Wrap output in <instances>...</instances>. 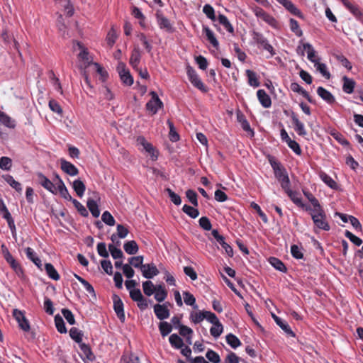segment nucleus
<instances>
[{
	"label": "nucleus",
	"instance_id": "2eb2a0df",
	"mask_svg": "<svg viewBox=\"0 0 363 363\" xmlns=\"http://www.w3.org/2000/svg\"><path fill=\"white\" fill-rule=\"evenodd\" d=\"M317 94L320 97H321L324 101L330 104H334L335 102V99L333 95L322 86H319L318 88Z\"/></svg>",
	"mask_w": 363,
	"mask_h": 363
},
{
	"label": "nucleus",
	"instance_id": "a211bd4d",
	"mask_svg": "<svg viewBox=\"0 0 363 363\" xmlns=\"http://www.w3.org/2000/svg\"><path fill=\"white\" fill-rule=\"evenodd\" d=\"M80 348L82 351L80 356L84 361H85L86 359L91 362L94 360L95 357L88 345L84 343L81 344Z\"/></svg>",
	"mask_w": 363,
	"mask_h": 363
},
{
	"label": "nucleus",
	"instance_id": "a878e982",
	"mask_svg": "<svg viewBox=\"0 0 363 363\" xmlns=\"http://www.w3.org/2000/svg\"><path fill=\"white\" fill-rule=\"evenodd\" d=\"M72 188L79 197H82L86 189V186L82 180L77 179L73 182Z\"/></svg>",
	"mask_w": 363,
	"mask_h": 363
},
{
	"label": "nucleus",
	"instance_id": "473e14b6",
	"mask_svg": "<svg viewBox=\"0 0 363 363\" xmlns=\"http://www.w3.org/2000/svg\"><path fill=\"white\" fill-rule=\"evenodd\" d=\"M184 301L187 306H191L194 309H197L198 306L196 304V298L193 294L189 291H183Z\"/></svg>",
	"mask_w": 363,
	"mask_h": 363
},
{
	"label": "nucleus",
	"instance_id": "4d7b16f0",
	"mask_svg": "<svg viewBox=\"0 0 363 363\" xmlns=\"http://www.w3.org/2000/svg\"><path fill=\"white\" fill-rule=\"evenodd\" d=\"M101 220L104 223L109 226L115 225V219L108 211H104L101 216Z\"/></svg>",
	"mask_w": 363,
	"mask_h": 363
},
{
	"label": "nucleus",
	"instance_id": "4c0bfd02",
	"mask_svg": "<svg viewBox=\"0 0 363 363\" xmlns=\"http://www.w3.org/2000/svg\"><path fill=\"white\" fill-rule=\"evenodd\" d=\"M159 330L160 331L162 336L165 337L172 332V324L166 321H162L159 324Z\"/></svg>",
	"mask_w": 363,
	"mask_h": 363
},
{
	"label": "nucleus",
	"instance_id": "5701e85b",
	"mask_svg": "<svg viewBox=\"0 0 363 363\" xmlns=\"http://www.w3.org/2000/svg\"><path fill=\"white\" fill-rule=\"evenodd\" d=\"M303 192L305 196L309 200V201L313 206V209H311V208H306V210H310L313 212L316 211L317 209L323 208L320 205L318 200L311 193L306 191H303Z\"/></svg>",
	"mask_w": 363,
	"mask_h": 363
},
{
	"label": "nucleus",
	"instance_id": "f704fd0d",
	"mask_svg": "<svg viewBox=\"0 0 363 363\" xmlns=\"http://www.w3.org/2000/svg\"><path fill=\"white\" fill-rule=\"evenodd\" d=\"M246 75L248 78V83L250 86L254 87H258L259 86V82L257 77V74L255 72L247 69L246 70Z\"/></svg>",
	"mask_w": 363,
	"mask_h": 363
},
{
	"label": "nucleus",
	"instance_id": "79ce46f5",
	"mask_svg": "<svg viewBox=\"0 0 363 363\" xmlns=\"http://www.w3.org/2000/svg\"><path fill=\"white\" fill-rule=\"evenodd\" d=\"M269 263L277 270L281 272H286V267L284 264L278 258L276 257H270Z\"/></svg>",
	"mask_w": 363,
	"mask_h": 363
},
{
	"label": "nucleus",
	"instance_id": "4be33fe9",
	"mask_svg": "<svg viewBox=\"0 0 363 363\" xmlns=\"http://www.w3.org/2000/svg\"><path fill=\"white\" fill-rule=\"evenodd\" d=\"M237 119L238 121L241 124V126L245 131L251 132L252 135H254V131L251 129L245 116L240 111H238L237 112Z\"/></svg>",
	"mask_w": 363,
	"mask_h": 363
},
{
	"label": "nucleus",
	"instance_id": "393cba45",
	"mask_svg": "<svg viewBox=\"0 0 363 363\" xmlns=\"http://www.w3.org/2000/svg\"><path fill=\"white\" fill-rule=\"evenodd\" d=\"M86 206L94 218H98L99 216L100 211L99 208V205L96 201L92 199H89L86 202Z\"/></svg>",
	"mask_w": 363,
	"mask_h": 363
},
{
	"label": "nucleus",
	"instance_id": "c756f323",
	"mask_svg": "<svg viewBox=\"0 0 363 363\" xmlns=\"http://www.w3.org/2000/svg\"><path fill=\"white\" fill-rule=\"evenodd\" d=\"M45 269L46 271L48 276L50 279L55 280V281H57L60 279V275L52 264L46 263L45 265Z\"/></svg>",
	"mask_w": 363,
	"mask_h": 363
},
{
	"label": "nucleus",
	"instance_id": "37998d69",
	"mask_svg": "<svg viewBox=\"0 0 363 363\" xmlns=\"http://www.w3.org/2000/svg\"><path fill=\"white\" fill-rule=\"evenodd\" d=\"M182 211L192 218H196L199 215V211L197 208L186 204L183 206Z\"/></svg>",
	"mask_w": 363,
	"mask_h": 363
},
{
	"label": "nucleus",
	"instance_id": "2f4dec72",
	"mask_svg": "<svg viewBox=\"0 0 363 363\" xmlns=\"http://www.w3.org/2000/svg\"><path fill=\"white\" fill-rule=\"evenodd\" d=\"M179 334L183 336V337H186V342L189 343V344H191V335L193 333V330L184 325H179Z\"/></svg>",
	"mask_w": 363,
	"mask_h": 363
},
{
	"label": "nucleus",
	"instance_id": "e2e57ef3",
	"mask_svg": "<svg viewBox=\"0 0 363 363\" xmlns=\"http://www.w3.org/2000/svg\"><path fill=\"white\" fill-rule=\"evenodd\" d=\"M116 38H117L116 32L113 26H112V28L108 31L107 36H106V41H107L108 45L110 47H112L113 45V44L115 43Z\"/></svg>",
	"mask_w": 363,
	"mask_h": 363
},
{
	"label": "nucleus",
	"instance_id": "603ef678",
	"mask_svg": "<svg viewBox=\"0 0 363 363\" xmlns=\"http://www.w3.org/2000/svg\"><path fill=\"white\" fill-rule=\"evenodd\" d=\"M218 21H219V23L220 24H222L225 27V28L229 33H233V30H234L233 27L232 26V25L229 22V21L228 20L226 16H225L223 14H219V16H218Z\"/></svg>",
	"mask_w": 363,
	"mask_h": 363
},
{
	"label": "nucleus",
	"instance_id": "ddd939ff",
	"mask_svg": "<svg viewBox=\"0 0 363 363\" xmlns=\"http://www.w3.org/2000/svg\"><path fill=\"white\" fill-rule=\"evenodd\" d=\"M283 6L286 8L291 13L303 18V15L301 11L289 0H277Z\"/></svg>",
	"mask_w": 363,
	"mask_h": 363
},
{
	"label": "nucleus",
	"instance_id": "a19ab883",
	"mask_svg": "<svg viewBox=\"0 0 363 363\" xmlns=\"http://www.w3.org/2000/svg\"><path fill=\"white\" fill-rule=\"evenodd\" d=\"M343 5L350 10V11L356 17H359L362 15L359 8L347 0H342Z\"/></svg>",
	"mask_w": 363,
	"mask_h": 363
},
{
	"label": "nucleus",
	"instance_id": "9b49d317",
	"mask_svg": "<svg viewBox=\"0 0 363 363\" xmlns=\"http://www.w3.org/2000/svg\"><path fill=\"white\" fill-rule=\"evenodd\" d=\"M154 312L157 318L160 320L168 318L170 315L169 311L165 304H155L154 306Z\"/></svg>",
	"mask_w": 363,
	"mask_h": 363
},
{
	"label": "nucleus",
	"instance_id": "0e129e2a",
	"mask_svg": "<svg viewBox=\"0 0 363 363\" xmlns=\"http://www.w3.org/2000/svg\"><path fill=\"white\" fill-rule=\"evenodd\" d=\"M205 311H199V312H192L190 315V318L194 323H199L201 322L203 319H205Z\"/></svg>",
	"mask_w": 363,
	"mask_h": 363
},
{
	"label": "nucleus",
	"instance_id": "de8ad7c7",
	"mask_svg": "<svg viewBox=\"0 0 363 363\" xmlns=\"http://www.w3.org/2000/svg\"><path fill=\"white\" fill-rule=\"evenodd\" d=\"M69 335L77 343H80L82 341L83 333L77 328H72L70 329Z\"/></svg>",
	"mask_w": 363,
	"mask_h": 363
},
{
	"label": "nucleus",
	"instance_id": "1a4fd4ad",
	"mask_svg": "<svg viewBox=\"0 0 363 363\" xmlns=\"http://www.w3.org/2000/svg\"><path fill=\"white\" fill-rule=\"evenodd\" d=\"M143 276L146 279H152L159 274V270L155 264H145L141 269Z\"/></svg>",
	"mask_w": 363,
	"mask_h": 363
},
{
	"label": "nucleus",
	"instance_id": "7ed1b4c3",
	"mask_svg": "<svg viewBox=\"0 0 363 363\" xmlns=\"http://www.w3.org/2000/svg\"><path fill=\"white\" fill-rule=\"evenodd\" d=\"M117 71L124 84L130 86L133 84V78L129 70L126 68L125 63L119 62L117 66Z\"/></svg>",
	"mask_w": 363,
	"mask_h": 363
},
{
	"label": "nucleus",
	"instance_id": "dca6fc26",
	"mask_svg": "<svg viewBox=\"0 0 363 363\" xmlns=\"http://www.w3.org/2000/svg\"><path fill=\"white\" fill-rule=\"evenodd\" d=\"M155 298L158 302H162L167 296V291L164 284L155 285Z\"/></svg>",
	"mask_w": 363,
	"mask_h": 363
},
{
	"label": "nucleus",
	"instance_id": "f03ea898",
	"mask_svg": "<svg viewBox=\"0 0 363 363\" xmlns=\"http://www.w3.org/2000/svg\"><path fill=\"white\" fill-rule=\"evenodd\" d=\"M186 72L190 82L195 87L202 91L203 92L207 91V89L206 88L201 80L199 79L196 71L192 67H191L190 65H187Z\"/></svg>",
	"mask_w": 363,
	"mask_h": 363
},
{
	"label": "nucleus",
	"instance_id": "a18cd8bd",
	"mask_svg": "<svg viewBox=\"0 0 363 363\" xmlns=\"http://www.w3.org/2000/svg\"><path fill=\"white\" fill-rule=\"evenodd\" d=\"M167 124H168L169 128V140L172 142H177V141H178L179 140V135L177 133L173 123L170 120H168L167 121Z\"/></svg>",
	"mask_w": 363,
	"mask_h": 363
},
{
	"label": "nucleus",
	"instance_id": "72a5a7b5",
	"mask_svg": "<svg viewBox=\"0 0 363 363\" xmlns=\"http://www.w3.org/2000/svg\"><path fill=\"white\" fill-rule=\"evenodd\" d=\"M203 32L206 33L207 40L212 44V45L215 48L218 47V41L214 35V33L210 28L207 26L203 27Z\"/></svg>",
	"mask_w": 363,
	"mask_h": 363
},
{
	"label": "nucleus",
	"instance_id": "6e6d98bb",
	"mask_svg": "<svg viewBox=\"0 0 363 363\" xmlns=\"http://www.w3.org/2000/svg\"><path fill=\"white\" fill-rule=\"evenodd\" d=\"M285 191L295 204L303 206L301 203V199L298 197V194L296 191H293L289 188L287 190H285Z\"/></svg>",
	"mask_w": 363,
	"mask_h": 363
},
{
	"label": "nucleus",
	"instance_id": "69168bd1",
	"mask_svg": "<svg viewBox=\"0 0 363 363\" xmlns=\"http://www.w3.org/2000/svg\"><path fill=\"white\" fill-rule=\"evenodd\" d=\"M289 22L291 31L295 33L297 36L301 37L303 35V32L300 29L298 22L294 18H291Z\"/></svg>",
	"mask_w": 363,
	"mask_h": 363
},
{
	"label": "nucleus",
	"instance_id": "4468645a",
	"mask_svg": "<svg viewBox=\"0 0 363 363\" xmlns=\"http://www.w3.org/2000/svg\"><path fill=\"white\" fill-rule=\"evenodd\" d=\"M137 142L139 145L143 147V148L149 154H150L153 160H156L157 158V155L155 154V149L153 146L149 143L144 137L140 136L137 139Z\"/></svg>",
	"mask_w": 363,
	"mask_h": 363
},
{
	"label": "nucleus",
	"instance_id": "13d9d810",
	"mask_svg": "<svg viewBox=\"0 0 363 363\" xmlns=\"http://www.w3.org/2000/svg\"><path fill=\"white\" fill-rule=\"evenodd\" d=\"M74 44H76L77 45V47L79 48V49L81 50V52L78 55V57L80 59H82V60L88 61V60H89L88 59L89 52H88L86 48H85L84 47V45L80 42L74 41Z\"/></svg>",
	"mask_w": 363,
	"mask_h": 363
},
{
	"label": "nucleus",
	"instance_id": "7c9ffc66",
	"mask_svg": "<svg viewBox=\"0 0 363 363\" xmlns=\"http://www.w3.org/2000/svg\"><path fill=\"white\" fill-rule=\"evenodd\" d=\"M26 253L28 259H30L39 269H42V263L39 257L35 256V253L30 247L26 248Z\"/></svg>",
	"mask_w": 363,
	"mask_h": 363
},
{
	"label": "nucleus",
	"instance_id": "aec40b11",
	"mask_svg": "<svg viewBox=\"0 0 363 363\" xmlns=\"http://www.w3.org/2000/svg\"><path fill=\"white\" fill-rule=\"evenodd\" d=\"M291 119L293 121V123L295 125V130L298 133L299 135H306V131L305 130L303 123H301L298 118H297L296 115L292 112L291 113Z\"/></svg>",
	"mask_w": 363,
	"mask_h": 363
},
{
	"label": "nucleus",
	"instance_id": "864d4df0",
	"mask_svg": "<svg viewBox=\"0 0 363 363\" xmlns=\"http://www.w3.org/2000/svg\"><path fill=\"white\" fill-rule=\"evenodd\" d=\"M226 341L233 348L235 349L240 345V340L234 335L230 333L226 336Z\"/></svg>",
	"mask_w": 363,
	"mask_h": 363
},
{
	"label": "nucleus",
	"instance_id": "20e7f679",
	"mask_svg": "<svg viewBox=\"0 0 363 363\" xmlns=\"http://www.w3.org/2000/svg\"><path fill=\"white\" fill-rule=\"evenodd\" d=\"M150 94L152 96V99L147 103L146 108L155 114L157 113L158 108L162 106L163 104L159 99L156 92L151 91Z\"/></svg>",
	"mask_w": 363,
	"mask_h": 363
},
{
	"label": "nucleus",
	"instance_id": "e433bc0d",
	"mask_svg": "<svg viewBox=\"0 0 363 363\" xmlns=\"http://www.w3.org/2000/svg\"><path fill=\"white\" fill-rule=\"evenodd\" d=\"M143 256L139 255L132 257L128 259L129 264L133 266L135 268H139L140 270L143 269Z\"/></svg>",
	"mask_w": 363,
	"mask_h": 363
},
{
	"label": "nucleus",
	"instance_id": "9d476101",
	"mask_svg": "<svg viewBox=\"0 0 363 363\" xmlns=\"http://www.w3.org/2000/svg\"><path fill=\"white\" fill-rule=\"evenodd\" d=\"M275 177L281 183V186L284 191L289 188L290 180L285 169L276 170Z\"/></svg>",
	"mask_w": 363,
	"mask_h": 363
},
{
	"label": "nucleus",
	"instance_id": "bb28decb",
	"mask_svg": "<svg viewBox=\"0 0 363 363\" xmlns=\"http://www.w3.org/2000/svg\"><path fill=\"white\" fill-rule=\"evenodd\" d=\"M5 259L18 276L23 274V270L21 266L11 255H9V256L6 257Z\"/></svg>",
	"mask_w": 363,
	"mask_h": 363
},
{
	"label": "nucleus",
	"instance_id": "39448f33",
	"mask_svg": "<svg viewBox=\"0 0 363 363\" xmlns=\"http://www.w3.org/2000/svg\"><path fill=\"white\" fill-rule=\"evenodd\" d=\"M113 301L114 311L120 320L123 323L125 321L123 303L121 298L116 294L113 296Z\"/></svg>",
	"mask_w": 363,
	"mask_h": 363
},
{
	"label": "nucleus",
	"instance_id": "774afa93",
	"mask_svg": "<svg viewBox=\"0 0 363 363\" xmlns=\"http://www.w3.org/2000/svg\"><path fill=\"white\" fill-rule=\"evenodd\" d=\"M206 357L212 363H219L220 361L219 355L211 350L207 351Z\"/></svg>",
	"mask_w": 363,
	"mask_h": 363
},
{
	"label": "nucleus",
	"instance_id": "6e6552de",
	"mask_svg": "<svg viewBox=\"0 0 363 363\" xmlns=\"http://www.w3.org/2000/svg\"><path fill=\"white\" fill-rule=\"evenodd\" d=\"M212 235L214 238L219 242V244L223 247L225 250L226 254L230 256H233V248L225 242V238L223 236L220 235L217 230H213L211 232Z\"/></svg>",
	"mask_w": 363,
	"mask_h": 363
},
{
	"label": "nucleus",
	"instance_id": "0eeeda50",
	"mask_svg": "<svg viewBox=\"0 0 363 363\" xmlns=\"http://www.w3.org/2000/svg\"><path fill=\"white\" fill-rule=\"evenodd\" d=\"M157 23L161 29L165 30L167 32L172 33L174 31L173 27L168 18L164 17L162 12L158 10L156 13Z\"/></svg>",
	"mask_w": 363,
	"mask_h": 363
},
{
	"label": "nucleus",
	"instance_id": "8fccbe9b",
	"mask_svg": "<svg viewBox=\"0 0 363 363\" xmlns=\"http://www.w3.org/2000/svg\"><path fill=\"white\" fill-rule=\"evenodd\" d=\"M213 325V326L210 329L211 335L214 337H218L222 333L223 327L219 320Z\"/></svg>",
	"mask_w": 363,
	"mask_h": 363
},
{
	"label": "nucleus",
	"instance_id": "052dcab7",
	"mask_svg": "<svg viewBox=\"0 0 363 363\" xmlns=\"http://www.w3.org/2000/svg\"><path fill=\"white\" fill-rule=\"evenodd\" d=\"M12 166V160L8 157L0 158V168L3 170H9Z\"/></svg>",
	"mask_w": 363,
	"mask_h": 363
},
{
	"label": "nucleus",
	"instance_id": "5fc2aeb1",
	"mask_svg": "<svg viewBox=\"0 0 363 363\" xmlns=\"http://www.w3.org/2000/svg\"><path fill=\"white\" fill-rule=\"evenodd\" d=\"M72 202L74 204V207L77 209L78 212L83 217H87L89 215V213L86 210V208L77 199H72Z\"/></svg>",
	"mask_w": 363,
	"mask_h": 363
},
{
	"label": "nucleus",
	"instance_id": "338daca9",
	"mask_svg": "<svg viewBox=\"0 0 363 363\" xmlns=\"http://www.w3.org/2000/svg\"><path fill=\"white\" fill-rule=\"evenodd\" d=\"M252 38L258 45H260L262 47L268 43L267 40L262 35V34L258 32H253Z\"/></svg>",
	"mask_w": 363,
	"mask_h": 363
},
{
	"label": "nucleus",
	"instance_id": "f3484780",
	"mask_svg": "<svg viewBox=\"0 0 363 363\" xmlns=\"http://www.w3.org/2000/svg\"><path fill=\"white\" fill-rule=\"evenodd\" d=\"M272 317L276 322V323L288 335L294 337L295 333L291 330L289 325L284 322L279 317L272 313Z\"/></svg>",
	"mask_w": 363,
	"mask_h": 363
},
{
	"label": "nucleus",
	"instance_id": "412c9836",
	"mask_svg": "<svg viewBox=\"0 0 363 363\" xmlns=\"http://www.w3.org/2000/svg\"><path fill=\"white\" fill-rule=\"evenodd\" d=\"M343 81V86L342 89L343 91L347 94H351L353 92L354 86H355V82L350 78H348L347 76H344L342 77Z\"/></svg>",
	"mask_w": 363,
	"mask_h": 363
},
{
	"label": "nucleus",
	"instance_id": "49530a36",
	"mask_svg": "<svg viewBox=\"0 0 363 363\" xmlns=\"http://www.w3.org/2000/svg\"><path fill=\"white\" fill-rule=\"evenodd\" d=\"M169 340L170 344L177 349L182 348L184 345L182 339L177 334L171 335Z\"/></svg>",
	"mask_w": 363,
	"mask_h": 363
},
{
	"label": "nucleus",
	"instance_id": "bf43d9fd",
	"mask_svg": "<svg viewBox=\"0 0 363 363\" xmlns=\"http://www.w3.org/2000/svg\"><path fill=\"white\" fill-rule=\"evenodd\" d=\"M315 65V67H316L317 70L319 71L323 77H325L326 79H330V74L327 70V67L324 63H320L319 61H318Z\"/></svg>",
	"mask_w": 363,
	"mask_h": 363
},
{
	"label": "nucleus",
	"instance_id": "6ab92c4d",
	"mask_svg": "<svg viewBox=\"0 0 363 363\" xmlns=\"http://www.w3.org/2000/svg\"><path fill=\"white\" fill-rule=\"evenodd\" d=\"M257 95L258 97V99L260 102V104L264 107V108H269L271 104V99L269 96V95L263 90L259 89L257 92Z\"/></svg>",
	"mask_w": 363,
	"mask_h": 363
},
{
	"label": "nucleus",
	"instance_id": "58836bf2",
	"mask_svg": "<svg viewBox=\"0 0 363 363\" xmlns=\"http://www.w3.org/2000/svg\"><path fill=\"white\" fill-rule=\"evenodd\" d=\"M320 177L322 181L330 188L333 189H336L337 188V183L326 173L321 172L320 173Z\"/></svg>",
	"mask_w": 363,
	"mask_h": 363
},
{
	"label": "nucleus",
	"instance_id": "3c124183",
	"mask_svg": "<svg viewBox=\"0 0 363 363\" xmlns=\"http://www.w3.org/2000/svg\"><path fill=\"white\" fill-rule=\"evenodd\" d=\"M186 196L188 199L189 201L194 206H198V195L196 192L192 189H188L186 191Z\"/></svg>",
	"mask_w": 363,
	"mask_h": 363
},
{
	"label": "nucleus",
	"instance_id": "f8f14e48",
	"mask_svg": "<svg viewBox=\"0 0 363 363\" xmlns=\"http://www.w3.org/2000/svg\"><path fill=\"white\" fill-rule=\"evenodd\" d=\"M60 165L62 170L70 176H76L79 174L78 169L73 164L64 159L60 160Z\"/></svg>",
	"mask_w": 363,
	"mask_h": 363
},
{
	"label": "nucleus",
	"instance_id": "ea45409f",
	"mask_svg": "<svg viewBox=\"0 0 363 363\" xmlns=\"http://www.w3.org/2000/svg\"><path fill=\"white\" fill-rule=\"evenodd\" d=\"M143 289L146 296H150L155 291V285L151 281H145L143 283Z\"/></svg>",
	"mask_w": 363,
	"mask_h": 363
},
{
	"label": "nucleus",
	"instance_id": "c9c22d12",
	"mask_svg": "<svg viewBox=\"0 0 363 363\" xmlns=\"http://www.w3.org/2000/svg\"><path fill=\"white\" fill-rule=\"evenodd\" d=\"M0 122L9 128H14L15 122L5 113L0 111Z\"/></svg>",
	"mask_w": 363,
	"mask_h": 363
},
{
	"label": "nucleus",
	"instance_id": "09e8293b",
	"mask_svg": "<svg viewBox=\"0 0 363 363\" xmlns=\"http://www.w3.org/2000/svg\"><path fill=\"white\" fill-rule=\"evenodd\" d=\"M108 250L113 259H121L123 257V253L122 250L114 246L113 244L108 245Z\"/></svg>",
	"mask_w": 363,
	"mask_h": 363
},
{
	"label": "nucleus",
	"instance_id": "f257e3e1",
	"mask_svg": "<svg viewBox=\"0 0 363 363\" xmlns=\"http://www.w3.org/2000/svg\"><path fill=\"white\" fill-rule=\"evenodd\" d=\"M311 217L317 228L327 231L330 230V225L326 220V215L323 208L313 211Z\"/></svg>",
	"mask_w": 363,
	"mask_h": 363
},
{
	"label": "nucleus",
	"instance_id": "c85d7f7f",
	"mask_svg": "<svg viewBox=\"0 0 363 363\" xmlns=\"http://www.w3.org/2000/svg\"><path fill=\"white\" fill-rule=\"evenodd\" d=\"M3 179L15 190L18 192H21L22 187L21 184L16 181L13 177L9 174H6L2 176Z\"/></svg>",
	"mask_w": 363,
	"mask_h": 363
},
{
	"label": "nucleus",
	"instance_id": "cd10ccee",
	"mask_svg": "<svg viewBox=\"0 0 363 363\" xmlns=\"http://www.w3.org/2000/svg\"><path fill=\"white\" fill-rule=\"evenodd\" d=\"M140 52L138 48H135L132 52L130 58V64L132 67L135 69L138 68V65L140 62Z\"/></svg>",
	"mask_w": 363,
	"mask_h": 363
},
{
	"label": "nucleus",
	"instance_id": "680f3d73",
	"mask_svg": "<svg viewBox=\"0 0 363 363\" xmlns=\"http://www.w3.org/2000/svg\"><path fill=\"white\" fill-rule=\"evenodd\" d=\"M165 191L167 192L171 201L177 206H179L182 203L181 197L174 193L171 189L167 188Z\"/></svg>",
	"mask_w": 363,
	"mask_h": 363
},
{
	"label": "nucleus",
	"instance_id": "423d86ee",
	"mask_svg": "<svg viewBox=\"0 0 363 363\" xmlns=\"http://www.w3.org/2000/svg\"><path fill=\"white\" fill-rule=\"evenodd\" d=\"M38 182V183L43 186L45 189L50 191L51 193L56 194H57V188L55 184L48 179L45 175L42 173H37Z\"/></svg>",
	"mask_w": 363,
	"mask_h": 363
},
{
	"label": "nucleus",
	"instance_id": "b1692460",
	"mask_svg": "<svg viewBox=\"0 0 363 363\" xmlns=\"http://www.w3.org/2000/svg\"><path fill=\"white\" fill-rule=\"evenodd\" d=\"M123 248L128 255H135L139 250L138 245L135 240L126 242L123 245Z\"/></svg>",
	"mask_w": 363,
	"mask_h": 363
},
{
	"label": "nucleus",
	"instance_id": "c03bdc74",
	"mask_svg": "<svg viewBox=\"0 0 363 363\" xmlns=\"http://www.w3.org/2000/svg\"><path fill=\"white\" fill-rule=\"evenodd\" d=\"M55 323L57 328V330L60 333H66L67 328L65 327V324L63 318L60 315H56L55 317Z\"/></svg>",
	"mask_w": 363,
	"mask_h": 363
}]
</instances>
